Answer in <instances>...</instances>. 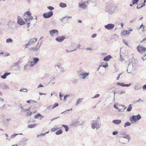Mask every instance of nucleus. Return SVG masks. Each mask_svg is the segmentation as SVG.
<instances>
[{
	"label": "nucleus",
	"instance_id": "obj_15",
	"mask_svg": "<svg viewBox=\"0 0 146 146\" xmlns=\"http://www.w3.org/2000/svg\"><path fill=\"white\" fill-rule=\"evenodd\" d=\"M23 111L25 113V115L27 116H30L32 114V112L29 109H24Z\"/></svg>",
	"mask_w": 146,
	"mask_h": 146
},
{
	"label": "nucleus",
	"instance_id": "obj_21",
	"mask_svg": "<svg viewBox=\"0 0 146 146\" xmlns=\"http://www.w3.org/2000/svg\"><path fill=\"white\" fill-rule=\"evenodd\" d=\"M133 66L132 65H129L128 67L127 70L128 73H131L133 70Z\"/></svg>",
	"mask_w": 146,
	"mask_h": 146
},
{
	"label": "nucleus",
	"instance_id": "obj_43",
	"mask_svg": "<svg viewBox=\"0 0 146 146\" xmlns=\"http://www.w3.org/2000/svg\"><path fill=\"white\" fill-rule=\"evenodd\" d=\"M27 90L25 88L21 89L20 90V91L21 92L23 91L24 92H27Z\"/></svg>",
	"mask_w": 146,
	"mask_h": 146
},
{
	"label": "nucleus",
	"instance_id": "obj_62",
	"mask_svg": "<svg viewBox=\"0 0 146 146\" xmlns=\"http://www.w3.org/2000/svg\"><path fill=\"white\" fill-rule=\"evenodd\" d=\"M140 4H138L137 6V8L138 9H139L141 8L142 7H141V6L140 5Z\"/></svg>",
	"mask_w": 146,
	"mask_h": 146
},
{
	"label": "nucleus",
	"instance_id": "obj_12",
	"mask_svg": "<svg viewBox=\"0 0 146 146\" xmlns=\"http://www.w3.org/2000/svg\"><path fill=\"white\" fill-rule=\"evenodd\" d=\"M137 49L138 51L140 53H142L143 52H145L146 50V48L145 47H143L142 46H140L139 45L137 47Z\"/></svg>",
	"mask_w": 146,
	"mask_h": 146
},
{
	"label": "nucleus",
	"instance_id": "obj_13",
	"mask_svg": "<svg viewBox=\"0 0 146 146\" xmlns=\"http://www.w3.org/2000/svg\"><path fill=\"white\" fill-rule=\"evenodd\" d=\"M39 43L38 42L37 44V46L36 47H31L29 49V50H33L34 51L37 52L38 51V50L39 49V48L41 45V43H40L39 44Z\"/></svg>",
	"mask_w": 146,
	"mask_h": 146
},
{
	"label": "nucleus",
	"instance_id": "obj_59",
	"mask_svg": "<svg viewBox=\"0 0 146 146\" xmlns=\"http://www.w3.org/2000/svg\"><path fill=\"white\" fill-rule=\"evenodd\" d=\"M131 85V84H130V83L128 84H124V86L129 87V86H130Z\"/></svg>",
	"mask_w": 146,
	"mask_h": 146
},
{
	"label": "nucleus",
	"instance_id": "obj_5",
	"mask_svg": "<svg viewBox=\"0 0 146 146\" xmlns=\"http://www.w3.org/2000/svg\"><path fill=\"white\" fill-rule=\"evenodd\" d=\"M57 73L58 74H63L64 72V69L60 65H57L55 66Z\"/></svg>",
	"mask_w": 146,
	"mask_h": 146
},
{
	"label": "nucleus",
	"instance_id": "obj_30",
	"mask_svg": "<svg viewBox=\"0 0 146 146\" xmlns=\"http://www.w3.org/2000/svg\"><path fill=\"white\" fill-rule=\"evenodd\" d=\"M119 142L122 144H125L126 143V141L123 138H121L119 140Z\"/></svg>",
	"mask_w": 146,
	"mask_h": 146
},
{
	"label": "nucleus",
	"instance_id": "obj_42",
	"mask_svg": "<svg viewBox=\"0 0 146 146\" xmlns=\"http://www.w3.org/2000/svg\"><path fill=\"white\" fill-rule=\"evenodd\" d=\"M27 102L28 103H29L31 102L32 103H36V102L34 100H27Z\"/></svg>",
	"mask_w": 146,
	"mask_h": 146
},
{
	"label": "nucleus",
	"instance_id": "obj_41",
	"mask_svg": "<svg viewBox=\"0 0 146 146\" xmlns=\"http://www.w3.org/2000/svg\"><path fill=\"white\" fill-rule=\"evenodd\" d=\"M72 110V109H70V110H66L65 111L62 112L61 113V114H63V115H66V113H67L70 110Z\"/></svg>",
	"mask_w": 146,
	"mask_h": 146
},
{
	"label": "nucleus",
	"instance_id": "obj_63",
	"mask_svg": "<svg viewBox=\"0 0 146 146\" xmlns=\"http://www.w3.org/2000/svg\"><path fill=\"white\" fill-rule=\"evenodd\" d=\"M142 58L144 60L146 59V54Z\"/></svg>",
	"mask_w": 146,
	"mask_h": 146
},
{
	"label": "nucleus",
	"instance_id": "obj_14",
	"mask_svg": "<svg viewBox=\"0 0 146 146\" xmlns=\"http://www.w3.org/2000/svg\"><path fill=\"white\" fill-rule=\"evenodd\" d=\"M17 23L21 25H23L25 24V22L20 17H17Z\"/></svg>",
	"mask_w": 146,
	"mask_h": 146
},
{
	"label": "nucleus",
	"instance_id": "obj_35",
	"mask_svg": "<svg viewBox=\"0 0 146 146\" xmlns=\"http://www.w3.org/2000/svg\"><path fill=\"white\" fill-rule=\"evenodd\" d=\"M131 125V123L129 122H126L124 124V127H126L127 126H130Z\"/></svg>",
	"mask_w": 146,
	"mask_h": 146
},
{
	"label": "nucleus",
	"instance_id": "obj_7",
	"mask_svg": "<svg viewBox=\"0 0 146 146\" xmlns=\"http://www.w3.org/2000/svg\"><path fill=\"white\" fill-rule=\"evenodd\" d=\"M133 31L132 28L130 29L129 30H124L121 32V34L123 36H128L129 35L131 32Z\"/></svg>",
	"mask_w": 146,
	"mask_h": 146
},
{
	"label": "nucleus",
	"instance_id": "obj_55",
	"mask_svg": "<svg viewBox=\"0 0 146 146\" xmlns=\"http://www.w3.org/2000/svg\"><path fill=\"white\" fill-rule=\"evenodd\" d=\"M118 133V132L117 131H114L112 133V134L113 135H117Z\"/></svg>",
	"mask_w": 146,
	"mask_h": 146
},
{
	"label": "nucleus",
	"instance_id": "obj_64",
	"mask_svg": "<svg viewBox=\"0 0 146 146\" xmlns=\"http://www.w3.org/2000/svg\"><path fill=\"white\" fill-rule=\"evenodd\" d=\"M143 88L144 90L146 89V84L144 85L143 86Z\"/></svg>",
	"mask_w": 146,
	"mask_h": 146
},
{
	"label": "nucleus",
	"instance_id": "obj_32",
	"mask_svg": "<svg viewBox=\"0 0 146 146\" xmlns=\"http://www.w3.org/2000/svg\"><path fill=\"white\" fill-rule=\"evenodd\" d=\"M62 131L61 129L57 131H56L55 133L56 135H59L61 134L62 133Z\"/></svg>",
	"mask_w": 146,
	"mask_h": 146
},
{
	"label": "nucleus",
	"instance_id": "obj_18",
	"mask_svg": "<svg viewBox=\"0 0 146 146\" xmlns=\"http://www.w3.org/2000/svg\"><path fill=\"white\" fill-rule=\"evenodd\" d=\"M72 17L70 16H66L60 19V21L62 23L64 22H67L68 21V19L71 18Z\"/></svg>",
	"mask_w": 146,
	"mask_h": 146
},
{
	"label": "nucleus",
	"instance_id": "obj_9",
	"mask_svg": "<svg viewBox=\"0 0 146 146\" xmlns=\"http://www.w3.org/2000/svg\"><path fill=\"white\" fill-rule=\"evenodd\" d=\"M53 14V13L52 11L48 12L43 14V17L44 18H48L51 17Z\"/></svg>",
	"mask_w": 146,
	"mask_h": 146
},
{
	"label": "nucleus",
	"instance_id": "obj_2",
	"mask_svg": "<svg viewBox=\"0 0 146 146\" xmlns=\"http://www.w3.org/2000/svg\"><path fill=\"white\" fill-rule=\"evenodd\" d=\"M116 10V7L113 5L110 4L107 7L106 11L110 14L113 13Z\"/></svg>",
	"mask_w": 146,
	"mask_h": 146
},
{
	"label": "nucleus",
	"instance_id": "obj_19",
	"mask_svg": "<svg viewBox=\"0 0 146 146\" xmlns=\"http://www.w3.org/2000/svg\"><path fill=\"white\" fill-rule=\"evenodd\" d=\"M0 88L2 89L7 90L9 89L8 86L5 83H2L0 84Z\"/></svg>",
	"mask_w": 146,
	"mask_h": 146
},
{
	"label": "nucleus",
	"instance_id": "obj_36",
	"mask_svg": "<svg viewBox=\"0 0 146 146\" xmlns=\"http://www.w3.org/2000/svg\"><path fill=\"white\" fill-rule=\"evenodd\" d=\"M29 63L30 64L29 65L30 67H32L35 64H36L33 60V61H29Z\"/></svg>",
	"mask_w": 146,
	"mask_h": 146
},
{
	"label": "nucleus",
	"instance_id": "obj_48",
	"mask_svg": "<svg viewBox=\"0 0 146 146\" xmlns=\"http://www.w3.org/2000/svg\"><path fill=\"white\" fill-rule=\"evenodd\" d=\"M30 66L29 64H26L24 66V69L25 70H27V69L28 67Z\"/></svg>",
	"mask_w": 146,
	"mask_h": 146
},
{
	"label": "nucleus",
	"instance_id": "obj_4",
	"mask_svg": "<svg viewBox=\"0 0 146 146\" xmlns=\"http://www.w3.org/2000/svg\"><path fill=\"white\" fill-rule=\"evenodd\" d=\"M101 126L99 121L98 120H94L92 123V127L93 129H98Z\"/></svg>",
	"mask_w": 146,
	"mask_h": 146
},
{
	"label": "nucleus",
	"instance_id": "obj_10",
	"mask_svg": "<svg viewBox=\"0 0 146 146\" xmlns=\"http://www.w3.org/2000/svg\"><path fill=\"white\" fill-rule=\"evenodd\" d=\"M115 27L114 24L109 23L104 26L105 28L108 30H111L112 29Z\"/></svg>",
	"mask_w": 146,
	"mask_h": 146
},
{
	"label": "nucleus",
	"instance_id": "obj_3",
	"mask_svg": "<svg viewBox=\"0 0 146 146\" xmlns=\"http://www.w3.org/2000/svg\"><path fill=\"white\" fill-rule=\"evenodd\" d=\"M89 73L84 72H81L78 74V76L80 80H84L88 78Z\"/></svg>",
	"mask_w": 146,
	"mask_h": 146
},
{
	"label": "nucleus",
	"instance_id": "obj_26",
	"mask_svg": "<svg viewBox=\"0 0 146 146\" xmlns=\"http://www.w3.org/2000/svg\"><path fill=\"white\" fill-rule=\"evenodd\" d=\"M43 117V116L41 115L40 113L37 114L35 117V118H39L40 119H41Z\"/></svg>",
	"mask_w": 146,
	"mask_h": 146
},
{
	"label": "nucleus",
	"instance_id": "obj_24",
	"mask_svg": "<svg viewBox=\"0 0 146 146\" xmlns=\"http://www.w3.org/2000/svg\"><path fill=\"white\" fill-rule=\"evenodd\" d=\"M10 74L11 73L10 72L5 73L3 75L1 76V77L3 79H5L7 76L10 75Z\"/></svg>",
	"mask_w": 146,
	"mask_h": 146
},
{
	"label": "nucleus",
	"instance_id": "obj_23",
	"mask_svg": "<svg viewBox=\"0 0 146 146\" xmlns=\"http://www.w3.org/2000/svg\"><path fill=\"white\" fill-rule=\"evenodd\" d=\"M113 123L117 125H119L121 123V120L119 119L113 120L112 121Z\"/></svg>",
	"mask_w": 146,
	"mask_h": 146
},
{
	"label": "nucleus",
	"instance_id": "obj_40",
	"mask_svg": "<svg viewBox=\"0 0 146 146\" xmlns=\"http://www.w3.org/2000/svg\"><path fill=\"white\" fill-rule=\"evenodd\" d=\"M83 99H79L77 101L76 104V105L77 106L79 104L81 103V102H82Z\"/></svg>",
	"mask_w": 146,
	"mask_h": 146
},
{
	"label": "nucleus",
	"instance_id": "obj_56",
	"mask_svg": "<svg viewBox=\"0 0 146 146\" xmlns=\"http://www.w3.org/2000/svg\"><path fill=\"white\" fill-rule=\"evenodd\" d=\"M96 36H97V34L95 33V34H93L92 35V38H94L96 37Z\"/></svg>",
	"mask_w": 146,
	"mask_h": 146
},
{
	"label": "nucleus",
	"instance_id": "obj_49",
	"mask_svg": "<svg viewBox=\"0 0 146 146\" xmlns=\"http://www.w3.org/2000/svg\"><path fill=\"white\" fill-rule=\"evenodd\" d=\"M47 8L50 10H52L54 9V8L53 7L50 6L48 7Z\"/></svg>",
	"mask_w": 146,
	"mask_h": 146
},
{
	"label": "nucleus",
	"instance_id": "obj_60",
	"mask_svg": "<svg viewBox=\"0 0 146 146\" xmlns=\"http://www.w3.org/2000/svg\"><path fill=\"white\" fill-rule=\"evenodd\" d=\"M44 86L41 84H40L39 85L37 86V88H39L40 87H43Z\"/></svg>",
	"mask_w": 146,
	"mask_h": 146
},
{
	"label": "nucleus",
	"instance_id": "obj_16",
	"mask_svg": "<svg viewBox=\"0 0 146 146\" xmlns=\"http://www.w3.org/2000/svg\"><path fill=\"white\" fill-rule=\"evenodd\" d=\"M65 38V36H58L56 38L55 40L57 42H60L64 40Z\"/></svg>",
	"mask_w": 146,
	"mask_h": 146
},
{
	"label": "nucleus",
	"instance_id": "obj_45",
	"mask_svg": "<svg viewBox=\"0 0 146 146\" xmlns=\"http://www.w3.org/2000/svg\"><path fill=\"white\" fill-rule=\"evenodd\" d=\"M139 0H133L132 3L133 4H137L139 1Z\"/></svg>",
	"mask_w": 146,
	"mask_h": 146
},
{
	"label": "nucleus",
	"instance_id": "obj_6",
	"mask_svg": "<svg viewBox=\"0 0 146 146\" xmlns=\"http://www.w3.org/2000/svg\"><path fill=\"white\" fill-rule=\"evenodd\" d=\"M141 118V115L139 114H138L137 115H132L131 117L130 118V120L132 123H133L136 122L137 120H139Z\"/></svg>",
	"mask_w": 146,
	"mask_h": 146
},
{
	"label": "nucleus",
	"instance_id": "obj_61",
	"mask_svg": "<svg viewBox=\"0 0 146 146\" xmlns=\"http://www.w3.org/2000/svg\"><path fill=\"white\" fill-rule=\"evenodd\" d=\"M69 96H70L69 95H65L64 96V99L65 100H66L67 97H68Z\"/></svg>",
	"mask_w": 146,
	"mask_h": 146
},
{
	"label": "nucleus",
	"instance_id": "obj_47",
	"mask_svg": "<svg viewBox=\"0 0 146 146\" xmlns=\"http://www.w3.org/2000/svg\"><path fill=\"white\" fill-rule=\"evenodd\" d=\"M144 101L142 100L139 99V100H136L135 101V102L134 103H136V102H143Z\"/></svg>",
	"mask_w": 146,
	"mask_h": 146
},
{
	"label": "nucleus",
	"instance_id": "obj_50",
	"mask_svg": "<svg viewBox=\"0 0 146 146\" xmlns=\"http://www.w3.org/2000/svg\"><path fill=\"white\" fill-rule=\"evenodd\" d=\"M100 96V95L99 94H96L94 97H92V98H98Z\"/></svg>",
	"mask_w": 146,
	"mask_h": 146
},
{
	"label": "nucleus",
	"instance_id": "obj_29",
	"mask_svg": "<svg viewBox=\"0 0 146 146\" xmlns=\"http://www.w3.org/2000/svg\"><path fill=\"white\" fill-rule=\"evenodd\" d=\"M37 125V124H34L29 125L27 127L29 128H32L36 127Z\"/></svg>",
	"mask_w": 146,
	"mask_h": 146
},
{
	"label": "nucleus",
	"instance_id": "obj_54",
	"mask_svg": "<svg viewBox=\"0 0 146 146\" xmlns=\"http://www.w3.org/2000/svg\"><path fill=\"white\" fill-rule=\"evenodd\" d=\"M125 93V92L124 91H119L118 92V94H122L123 93Z\"/></svg>",
	"mask_w": 146,
	"mask_h": 146
},
{
	"label": "nucleus",
	"instance_id": "obj_37",
	"mask_svg": "<svg viewBox=\"0 0 146 146\" xmlns=\"http://www.w3.org/2000/svg\"><path fill=\"white\" fill-rule=\"evenodd\" d=\"M53 109L52 106L50 105L46 109V110L48 111L49 110H51Z\"/></svg>",
	"mask_w": 146,
	"mask_h": 146
},
{
	"label": "nucleus",
	"instance_id": "obj_28",
	"mask_svg": "<svg viewBox=\"0 0 146 146\" xmlns=\"http://www.w3.org/2000/svg\"><path fill=\"white\" fill-rule=\"evenodd\" d=\"M101 66H102L105 68H107L108 67V64L106 62V64L104 65H100L99 67L97 69V70H98L99 69Z\"/></svg>",
	"mask_w": 146,
	"mask_h": 146
},
{
	"label": "nucleus",
	"instance_id": "obj_27",
	"mask_svg": "<svg viewBox=\"0 0 146 146\" xmlns=\"http://www.w3.org/2000/svg\"><path fill=\"white\" fill-rule=\"evenodd\" d=\"M59 6L61 7L64 8L66 7L67 5L65 3L61 2L59 4Z\"/></svg>",
	"mask_w": 146,
	"mask_h": 146
},
{
	"label": "nucleus",
	"instance_id": "obj_46",
	"mask_svg": "<svg viewBox=\"0 0 146 146\" xmlns=\"http://www.w3.org/2000/svg\"><path fill=\"white\" fill-rule=\"evenodd\" d=\"M19 64V63L18 62L16 63H15L14 64V66H17V67H18V69H16V70H19L20 69V66L19 65H18H18Z\"/></svg>",
	"mask_w": 146,
	"mask_h": 146
},
{
	"label": "nucleus",
	"instance_id": "obj_31",
	"mask_svg": "<svg viewBox=\"0 0 146 146\" xmlns=\"http://www.w3.org/2000/svg\"><path fill=\"white\" fill-rule=\"evenodd\" d=\"M62 127H63L65 129V131L66 132H67L69 130V128L68 126L66 125H62Z\"/></svg>",
	"mask_w": 146,
	"mask_h": 146
},
{
	"label": "nucleus",
	"instance_id": "obj_39",
	"mask_svg": "<svg viewBox=\"0 0 146 146\" xmlns=\"http://www.w3.org/2000/svg\"><path fill=\"white\" fill-rule=\"evenodd\" d=\"M6 42L7 43H11L13 42V40L11 38H9L6 40Z\"/></svg>",
	"mask_w": 146,
	"mask_h": 146
},
{
	"label": "nucleus",
	"instance_id": "obj_33",
	"mask_svg": "<svg viewBox=\"0 0 146 146\" xmlns=\"http://www.w3.org/2000/svg\"><path fill=\"white\" fill-rule=\"evenodd\" d=\"M59 129V128L58 127H54L51 129L50 131L51 132H54L57 130Z\"/></svg>",
	"mask_w": 146,
	"mask_h": 146
},
{
	"label": "nucleus",
	"instance_id": "obj_11",
	"mask_svg": "<svg viewBox=\"0 0 146 146\" xmlns=\"http://www.w3.org/2000/svg\"><path fill=\"white\" fill-rule=\"evenodd\" d=\"M37 38H32L30 39L28 42L27 43L26 45V47L27 46L31 45L32 44L35 43L36 41Z\"/></svg>",
	"mask_w": 146,
	"mask_h": 146
},
{
	"label": "nucleus",
	"instance_id": "obj_17",
	"mask_svg": "<svg viewBox=\"0 0 146 146\" xmlns=\"http://www.w3.org/2000/svg\"><path fill=\"white\" fill-rule=\"evenodd\" d=\"M79 7L84 9H86L87 7V5L86 4V2L79 3Z\"/></svg>",
	"mask_w": 146,
	"mask_h": 146
},
{
	"label": "nucleus",
	"instance_id": "obj_44",
	"mask_svg": "<svg viewBox=\"0 0 146 146\" xmlns=\"http://www.w3.org/2000/svg\"><path fill=\"white\" fill-rule=\"evenodd\" d=\"M13 23L11 21H9L8 23V25L9 26H11L13 25Z\"/></svg>",
	"mask_w": 146,
	"mask_h": 146
},
{
	"label": "nucleus",
	"instance_id": "obj_20",
	"mask_svg": "<svg viewBox=\"0 0 146 146\" xmlns=\"http://www.w3.org/2000/svg\"><path fill=\"white\" fill-rule=\"evenodd\" d=\"M142 88V86L141 84L139 83H137L134 86V89L135 90H138Z\"/></svg>",
	"mask_w": 146,
	"mask_h": 146
},
{
	"label": "nucleus",
	"instance_id": "obj_8",
	"mask_svg": "<svg viewBox=\"0 0 146 146\" xmlns=\"http://www.w3.org/2000/svg\"><path fill=\"white\" fill-rule=\"evenodd\" d=\"M49 33L51 36L53 37L54 36H57L58 35V31L56 29H53L49 31Z\"/></svg>",
	"mask_w": 146,
	"mask_h": 146
},
{
	"label": "nucleus",
	"instance_id": "obj_1",
	"mask_svg": "<svg viewBox=\"0 0 146 146\" xmlns=\"http://www.w3.org/2000/svg\"><path fill=\"white\" fill-rule=\"evenodd\" d=\"M24 16L25 17H26V18H24V19L27 25V27L29 28L30 24L29 21L30 20H32L33 17L31 15V13L29 11L25 12Z\"/></svg>",
	"mask_w": 146,
	"mask_h": 146
},
{
	"label": "nucleus",
	"instance_id": "obj_52",
	"mask_svg": "<svg viewBox=\"0 0 146 146\" xmlns=\"http://www.w3.org/2000/svg\"><path fill=\"white\" fill-rule=\"evenodd\" d=\"M117 84L118 85H120V86H124V84L123 83H119V82H117Z\"/></svg>",
	"mask_w": 146,
	"mask_h": 146
},
{
	"label": "nucleus",
	"instance_id": "obj_22",
	"mask_svg": "<svg viewBox=\"0 0 146 146\" xmlns=\"http://www.w3.org/2000/svg\"><path fill=\"white\" fill-rule=\"evenodd\" d=\"M112 57L110 55H108L104 57L103 59V60L106 61H108Z\"/></svg>",
	"mask_w": 146,
	"mask_h": 146
},
{
	"label": "nucleus",
	"instance_id": "obj_38",
	"mask_svg": "<svg viewBox=\"0 0 146 146\" xmlns=\"http://www.w3.org/2000/svg\"><path fill=\"white\" fill-rule=\"evenodd\" d=\"M132 109V105L129 104L128 106V107L127 109V110L128 111H130Z\"/></svg>",
	"mask_w": 146,
	"mask_h": 146
},
{
	"label": "nucleus",
	"instance_id": "obj_57",
	"mask_svg": "<svg viewBox=\"0 0 146 146\" xmlns=\"http://www.w3.org/2000/svg\"><path fill=\"white\" fill-rule=\"evenodd\" d=\"M123 42L127 46H128V43L125 40H123Z\"/></svg>",
	"mask_w": 146,
	"mask_h": 146
},
{
	"label": "nucleus",
	"instance_id": "obj_25",
	"mask_svg": "<svg viewBox=\"0 0 146 146\" xmlns=\"http://www.w3.org/2000/svg\"><path fill=\"white\" fill-rule=\"evenodd\" d=\"M122 137V138H126L128 140L127 143H128L129 142L131 139V137L130 136L127 134L125 135L124 136Z\"/></svg>",
	"mask_w": 146,
	"mask_h": 146
},
{
	"label": "nucleus",
	"instance_id": "obj_34",
	"mask_svg": "<svg viewBox=\"0 0 146 146\" xmlns=\"http://www.w3.org/2000/svg\"><path fill=\"white\" fill-rule=\"evenodd\" d=\"M39 59L38 58H33V60L34 62L36 64L37 62L39 61Z\"/></svg>",
	"mask_w": 146,
	"mask_h": 146
},
{
	"label": "nucleus",
	"instance_id": "obj_51",
	"mask_svg": "<svg viewBox=\"0 0 146 146\" xmlns=\"http://www.w3.org/2000/svg\"><path fill=\"white\" fill-rule=\"evenodd\" d=\"M18 134H14L11 136V138L12 139H13V138H14V137H15Z\"/></svg>",
	"mask_w": 146,
	"mask_h": 146
},
{
	"label": "nucleus",
	"instance_id": "obj_58",
	"mask_svg": "<svg viewBox=\"0 0 146 146\" xmlns=\"http://www.w3.org/2000/svg\"><path fill=\"white\" fill-rule=\"evenodd\" d=\"M85 49L87 50H91L92 51L93 50V49L92 48H86Z\"/></svg>",
	"mask_w": 146,
	"mask_h": 146
},
{
	"label": "nucleus",
	"instance_id": "obj_53",
	"mask_svg": "<svg viewBox=\"0 0 146 146\" xmlns=\"http://www.w3.org/2000/svg\"><path fill=\"white\" fill-rule=\"evenodd\" d=\"M58 103H55L53 106H52L53 108L54 109V108L56 107L57 106H58Z\"/></svg>",
	"mask_w": 146,
	"mask_h": 146
}]
</instances>
